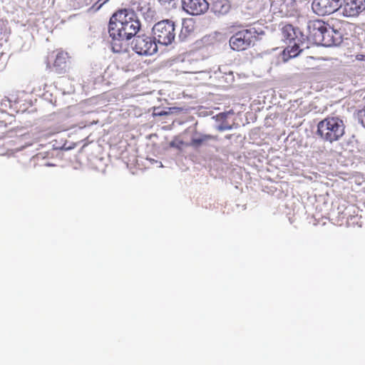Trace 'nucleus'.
<instances>
[{"mask_svg":"<svg viewBox=\"0 0 365 365\" xmlns=\"http://www.w3.org/2000/svg\"><path fill=\"white\" fill-rule=\"evenodd\" d=\"M356 59L361 61H365V55L363 54H357L356 56Z\"/></svg>","mask_w":365,"mask_h":365,"instance_id":"20","label":"nucleus"},{"mask_svg":"<svg viewBox=\"0 0 365 365\" xmlns=\"http://www.w3.org/2000/svg\"><path fill=\"white\" fill-rule=\"evenodd\" d=\"M140 26L138 16L133 9H120L111 16L108 32L113 36L131 39L139 31Z\"/></svg>","mask_w":365,"mask_h":365,"instance_id":"1","label":"nucleus"},{"mask_svg":"<svg viewBox=\"0 0 365 365\" xmlns=\"http://www.w3.org/2000/svg\"><path fill=\"white\" fill-rule=\"evenodd\" d=\"M155 39L162 45L168 46L175 39V24L170 20H163L153 27Z\"/></svg>","mask_w":365,"mask_h":365,"instance_id":"4","label":"nucleus"},{"mask_svg":"<svg viewBox=\"0 0 365 365\" xmlns=\"http://www.w3.org/2000/svg\"><path fill=\"white\" fill-rule=\"evenodd\" d=\"M309 27L312 28V32L316 40L320 41L324 33L329 29L330 26L324 21L321 20H314L311 22Z\"/></svg>","mask_w":365,"mask_h":365,"instance_id":"12","label":"nucleus"},{"mask_svg":"<svg viewBox=\"0 0 365 365\" xmlns=\"http://www.w3.org/2000/svg\"><path fill=\"white\" fill-rule=\"evenodd\" d=\"M109 0H97L96 3H93V7H95L96 9H99L103 5L107 3Z\"/></svg>","mask_w":365,"mask_h":365,"instance_id":"19","label":"nucleus"},{"mask_svg":"<svg viewBox=\"0 0 365 365\" xmlns=\"http://www.w3.org/2000/svg\"><path fill=\"white\" fill-rule=\"evenodd\" d=\"M342 41L341 34L332 28L329 30L321 38L320 43L324 46H332L340 44Z\"/></svg>","mask_w":365,"mask_h":365,"instance_id":"9","label":"nucleus"},{"mask_svg":"<svg viewBox=\"0 0 365 365\" xmlns=\"http://www.w3.org/2000/svg\"><path fill=\"white\" fill-rule=\"evenodd\" d=\"M341 0H313L312 7L319 16L329 15L341 9Z\"/></svg>","mask_w":365,"mask_h":365,"instance_id":"6","label":"nucleus"},{"mask_svg":"<svg viewBox=\"0 0 365 365\" xmlns=\"http://www.w3.org/2000/svg\"><path fill=\"white\" fill-rule=\"evenodd\" d=\"M165 114H167V113H166V112H164V113H159V115H165Z\"/></svg>","mask_w":365,"mask_h":365,"instance_id":"23","label":"nucleus"},{"mask_svg":"<svg viewBox=\"0 0 365 365\" xmlns=\"http://www.w3.org/2000/svg\"><path fill=\"white\" fill-rule=\"evenodd\" d=\"M257 39V30L250 27L235 32L230 38L229 44L233 51H243L253 46Z\"/></svg>","mask_w":365,"mask_h":365,"instance_id":"3","label":"nucleus"},{"mask_svg":"<svg viewBox=\"0 0 365 365\" xmlns=\"http://www.w3.org/2000/svg\"><path fill=\"white\" fill-rule=\"evenodd\" d=\"M341 9L344 17H357L365 11V0H343Z\"/></svg>","mask_w":365,"mask_h":365,"instance_id":"7","label":"nucleus"},{"mask_svg":"<svg viewBox=\"0 0 365 365\" xmlns=\"http://www.w3.org/2000/svg\"><path fill=\"white\" fill-rule=\"evenodd\" d=\"M300 43L301 40H297V41L292 42V44H288L287 48L283 51V56L285 60L294 58L302 51V49L299 48Z\"/></svg>","mask_w":365,"mask_h":365,"instance_id":"13","label":"nucleus"},{"mask_svg":"<svg viewBox=\"0 0 365 365\" xmlns=\"http://www.w3.org/2000/svg\"><path fill=\"white\" fill-rule=\"evenodd\" d=\"M210 140H217V137L211 135H202L198 138H192L190 141V145L195 148H198Z\"/></svg>","mask_w":365,"mask_h":365,"instance_id":"16","label":"nucleus"},{"mask_svg":"<svg viewBox=\"0 0 365 365\" xmlns=\"http://www.w3.org/2000/svg\"><path fill=\"white\" fill-rule=\"evenodd\" d=\"M194 29L195 25L192 19L183 20L180 36H184L185 37L186 36L189 35L191 32H192L194 31Z\"/></svg>","mask_w":365,"mask_h":365,"instance_id":"17","label":"nucleus"},{"mask_svg":"<svg viewBox=\"0 0 365 365\" xmlns=\"http://www.w3.org/2000/svg\"><path fill=\"white\" fill-rule=\"evenodd\" d=\"M183 10L192 16L205 14L209 9V4L206 0H182Z\"/></svg>","mask_w":365,"mask_h":365,"instance_id":"8","label":"nucleus"},{"mask_svg":"<svg viewBox=\"0 0 365 365\" xmlns=\"http://www.w3.org/2000/svg\"><path fill=\"white\" fill-rule=\"evenodd\" d=\"M158 1L161 4L165 5V4H170L175 0H158Z\"/></svg>","mask_w":365,"mask_h":365,"instance_id":"21","label":"nucleus"},{"mask_svg":"<svg viewBox=\"0 0 365 365\" xmlns=\"http://www.w3.org/2000/svg\"><path fill=\"white\" fill-rule=\"evenodd\" d=\"M67 58V53L61 52L56 55L53 62V67L56 72L60 73L66 71Z\"/></svg>","mask_w":365,"mask_h":365,"instance_id":"15","label":"nucleus"},{"mask_svg":"<svg viewBox=\"0 0 365 365\" xmlns=\"http://www.w3.org/2000/svg\"><path fill=\"white\" fill-rule=\"evenodd\" d=\"M93 1V3H96V1H97V0H92Z\"/></svg>","mask_w":365,"mask_h":365,"instance_id":"24","label":"nucleus"},{"mask_svg":"<svg viewBox=\"0 0 365 365\" xmlns=\"http://www.w3.org/2000/svg\"><path fill=\"white\" fill-rule=\"evenodd\" d=\"M281 32L283 41L287 44H292V42L300 40L297 36V30L291 24L284 25L282 28Z\"/></svg>","mask_w":365,"mask_h":365,"instance_id":"11","label":"nucleus"},{"mask_svg":"<svg viewBox=\"0 0 365 365\" xmlns=\"http://www.w3.org/2000/svg\"><path fill=\"white\" fill-rule=\"evenodd\" d=\"M3 123V121H1V124H0V128H1L2 127V124ZM6 133V131H2L0 133V139L3 138L4 136H5V134Z\"/></svg>","mask_w":365,"mask_h":365,"instance_id":"22","label":"nucleus"},{"mask_svg":"<svg viewBox=\"0 0 365 365\" xmlns=\"http://www.w3.org/2000/svg\"><path fill=\"white\" fill-rule=\"evenodd\" d=\"M357 118L361 125L365 128V106L357 112Z\"/></svg>","mask_w":365,"mask_h":365,"instance_id":"18","label":"nucleus"},{"mask_svg":"<svg viewBox=\"0 0 365 365\" xmlns=\"http://www.w3.org/2000/svg\"><path fill=\"white\" fill-rule=\"evenodd\" d=\"M11 101L6 97H4L0 100V112L2 113H6L7 123H5L4 126L6 127L7 123L11 124L14 120V116L9 113V109L11 108Z\"/></svg>","mask_w":365,"mask_h":365,"instance_id":"14","label":"nucleus"},{"mask_svg":"<svg viewBox=\"0 0 365 365\" xmlns=\"http://www.w3.org/2000/svg\"><path fill=\"white\" fill-rule=\"evenodd\" d=\"M112 37L111 48L114 53H125L128 51L129 39L125 37H118L110 35Z\"/></svg>","mask_w":365,"mask_h":365,"instance_id":"10","label":"nucleus"},{"mask_svg":"<svg viewBox=\"0 0 365 365\" xmlns=\"http://www.w3.org/2000/svg\"><path fill=\"white\" fill-rule=\"evenodd\" d=\"M317 134L322 140L332 143L344 135L345 125L341 118L328 116L318 123Z\"/></svg>","mask_w":365,"mask_h":365,"instance_id":"2","label":"nucleus"},{"mask_svg":"<svg viewBox=\"0 0 365 365\" xmlns=\"http://www.w3.org/2000/svg\"><path fill=\"white\" fill-rule=\"evenodd\" d=\"M132 45L135 52L141 56L152 55L158 50L155 39L145 34L135 36Z\"/></svg>","mask_w":365,"mask_h":365,"instance_id":"5","label":"nucleus"}]
</instances>
